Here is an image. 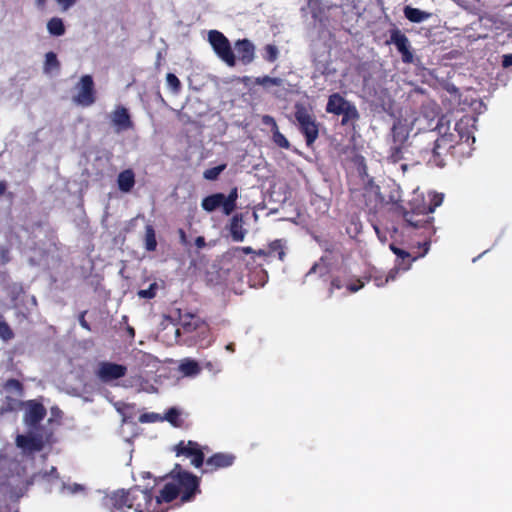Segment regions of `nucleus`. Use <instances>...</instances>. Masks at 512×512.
<instances>
[{
    "mask_svg": "<svg viewBox=\"0 0 512 512\" xmlns=\"http://www.w3.org/2000/svg\"><path fill=\"white\" fill-rule=\"evenodd\" d=\"M77 94L73 101L82 107H89L96 101V91L94 81L91 75H83L77 84Z\"/></svg>",
    "mask_w": 512,
    "mask_h": 512,
    "instance_id": "0eeeda50",
    "label": "nucleus"
},
{
    "mask_svg": "<svg viewBox=\"0 0 512 512\" xmlns=\"http://www.w3.org/2000/svg\"><path fill=\"white\" fill-rule=\"evenodd\" d=\"M235 455L231 453L218 452L205 459L202 473H213L219 469L232 466L235 462Z\"/></svg>",
    "mask_w": 512,
    "mask_h": 512,
    "instance_id": "9d476101",
    "label": "nucleus"
},
{
    "mask_svg": "<svg viewBox=\"0 0 512 512\" xmlns=\"http://www.w3.org/2000/svg\"><path fill=\"white\" fill-rule=\"evenodd\" d=\"M59 5L62 6L64 10L69 9L71 6H73L77 0H56Z\"/></svg>",
    "mask_w": 512,
    "mask_h": 512,
    "instance_id": "4d7b16f0",
    "label": "nucleus"
},
{
    "mask_svg": "<svg viewBox=\"0 0 512 512\" xmlns=\"http://www.w3.org/2000/svg\"><path fill=\"white\" fill-rule=\"evenodd\" d=\"M402 216L404 221L407 223L408 226L412 228H424L426 226H432L433 217L426 216H416L411 214V212L402 211Z\"/></svg>",
    "mask_w": 512,
    "mask_h": 512,
    "instance_id": "b1692460",
    "label": "nucleus"
},
{
    "mask_svg": "<svg viewBox=\"0 0 512 512\" xmlns=\"http://www.w3.org/2000/svg\"><path fill=\"white\" fill-rule=\"evenodd\" d=\"M130 507L135 512H157L154 495L150 489H141L139 486L130 488Z\"/></svg>",
    "mask_w": 512,
    "mask_h": 512,
    "instance_id": "20e7f679",
    "label": "nucleus"
},
{
    "mask_svg": "<svg viewBox=\"0 0 512 512\" xmlns=\"http://www.w3.org/2000/svg\"><path fill=\"white\" fill-rule=\"evenodd\" d=\"M447 91L454 97V99H457L458 102L460 101V92L457 87L454 85H448Z\"/></svg>",
    "mask_w": 512,
    "mask_h": 512,
    "instance_id": "6e6d98bb",
    "label": "nucleus"
},
{
    "mask_svg": "<svg viewBox=\"0 0 512 512\" xmlns=\"http://www.w3.org/2000/svg\"><path fill=\"white\" fill-rule=\"evenodd\" d=\"M364 287V282L357 279L356 282H347L346 289L350 293H355Z\"/></svg>",
    "mask_w": 512,
    "mask_h": 512,
    "instance_id": "3c124183",
    "label": "nucleus"
},
{
    "mask_svg": "<svg viewBox=\"0 0 512 512\" xmlns=\"http://www.w3.org/2000/svg\"><path fill=\"white\" fill-rule=\"evenodd\" d=\"M85 314H86V311H84V312H82V313L80 314V316H79V323H80V325H81L84 329H86V330H88V331H89V330H90V325H89V323H88V322L86 321V319H85Z\"/></svg>",
    "mask_w": 512,
    "mask_h": 512,
    "instance_id": "13d9d810",
    "label": "nucleus"
},
{
    "mask_svg": "<svg viewBox=\"0 0 512 512\" xmlns=\"http://www.w3.org/2000/svg\"><path fill=\"white\" fill-rule=\"evenodd\" d=\"M471 121L472 118L464 116L454 124V131L456 132L455 135L459 140V145H469L470 140H472V143L475 142V138L471 130Z\"/></svg>",
    "mask_w": 512,
    "mask_h": 512,
    "instance_id": "4468645a",
    "label": "nucleus"
},
{
    "mask_svg": "<svg viewBox=\"0 0 512 512\" xmlns=\"http://www.w3.org/2000/svg\"><path fill=\"white\" fill-rule=\"evenodd\" d=\"M0 254H1V258H2V262L3 263H7L9 262L10 258H9V250L5 247H1L0 248Z\"/></svg>",
    "mask_w": 512,
    "mask_h": 512,
    "instance_id": "bf43d9fd",
    "label": "nucleus"
},
{
    "mask_svg": "<svg viewBox=\"0 0 512 512\" xmlns=\"http://www.w3.org/2000/svg\"><path fill=\"white\" fill-rule=\"evenodd\" d=\"M388 159L392 163H397L403 159V151H402V145L396 144L394 146H391L389 150Z\"/></svg>",
    "mask_w": 512,
    "mask_h": 512,
    "instance_id": "79ce46f5",
    "label": "nucleus"
},
{
    "mask_svg": "<svg viewBox=\"0 0 512 512\" xmlns=\"http://www.w3.org/2000/svg\"><path fill=\"white\" fill-rule=\"evenodd\" d=\"M80 490H83V487L79 484H74L73 488H72V492H78Z\"/></svg>",
    "mask_w": 512,
    "mask_h": 512,
    "instance_id": "774afa93",
    "label": "nucleus"
},
{
    "mask_svg": "<svg viewBox=\"0 0 512 512\" xmlns=\"http://www.w3.org/2000/svg\"><path fill=\"white\" fill-rule=\"evenodd\" d=\"M227 165L225 163L220 164L218 166L206 169L203 173V177L209 181H215L218 179L219 175L226 169Z\"/></svg>",
    "mask_w": 512,
    "mask_h": 512,
    "instance_id": "58836bf2",
    "label": "nucleus"
},
{
    "mask_svg": "<svg viewBox=\"0 0 512 512\" xmlns=\"http://www.w3.org/2000/svg\"><path fill=\"white\" fill-rule=\"evenodd\" d=\"M443 202V197L442 195H439V194H434L432 196V198L430 199L429 201V207L431 208V211L432 213L434 212V210L440 206Z\"/></svg>",
    "mask_w": 512,
    "mask_h": 512,
    "instance_id": "603ef678",
    "label": "nucleus"
},
{
    "mask_svg": "<svg viewBox=\"0 0 512 512\" xmlns=\"http://www.w3.org/2000/svg\"><path fill=\"white\" fill-rule=\"evenodd\" d=\"M421 246L423 247V252L418 256L412 257L409 252L395 246L394 244H391L390 249L397 256V264L393 270L407 271L415 260L424 256L428 252L430 248V242L425 241Z\"/></svg>",
    "mask_w": 512,
    "mask_h": 512,
    "instance_id": "f8f14e48",
    "label": "nucleus"
},
{
    "mask_svg": "<svg viewBox=\"0 0 512 512\" xmlns=\"http://www.w3.org/2000/svg\"><path fill=\"white\" fill-rule=\"evenodd\" d=\"M237 199H238L237 187L232 188L227 196L224 195L225 215H230L235 210Z\"/></svg>",
    "mask_w": 512,
    "mask_h": 512,
    "instance_id": "2f4dec72",
    "label": "nucleus"
},
{
    "mask_svg": "<svg viewBox=\"0 0 512 512\" xmlns=\"http://www.w3.org/2000/svg\"><path fill=\"white\" fill-rule=\"evenodd\" d=\"M179 496L178 488L173 481L166 483L160 490L159 494L154 496L155 504H157V512H163L162 503H171Z\"/></svg>",
    "mask_w": 512,
    "mask_h": 512,
    "instance_id": "f3484780",
    "label": "nucleus"
},
{
    "mask_svg": "<svg viewBox=\"0 0 512 512\" xmlns=\"http://www.w3.org/2000/svg\"><path fill=\"white\" fill-rule=\"evenodd\" d=\"M47 29L49 33L54 36H61L65 33L63 21L58 17H53L48 21Z\"/></svg>",
    "mask_w": 512,
    "mask_h": 512,
    "instance_id": "473e14b6",
    "label": "nucleus"
},
{
    "mask_svg": "<svg viewBox=\"0 0 512 512\" xmlns=\"http://www.w3.org/2000/svg\"><path fill=\"white\" fill-rule=\"evenodd\" d=\"M397 274V270H390V272L385 277H375L374 282L377 286H383L391 280H394Z\"/></svg>",
    "mask_w": 512,
    "mask_h": 512,
    "instance_id": "de8ad7c7",
    "label": "nucleus"
},
{
    "mask_svg": "<svg viewBox=\"0 0 512 512\" xmlns=\"http://www.w3.org/2000/svg\"><path fill=\"white\" fill-rule=\"evenodd\" d=\"M347 278L345 275H332L329 282L327 297L331 298L334 295L335 290H340L347 285Z\"/></svg>",
    "mask_w": 512,
    "mask_h": 512,
    "instance_id": "cd10ccee",
    "label": "nucleus"
},
{
    "mask_svg": "<svg viewBox=\"0 0 512 512\" xmlns=\"http://www.w3.org/2000/svg\"><path fill=\"white\" fill-rule=\"evenodd\" d=\"M178 234H179L181 243L182 244H187L186 232L183 229H179L178 230Z\"/></svg>",
    "mask_w": 512,
    "mask_h": 512,
    "instance_id": "0e129e2a",
    "label": "nucleus"
},
{
    "mask_svg": "<svg viewBox=\"0 0 512 512\" xmlns=\"http://www.w3.org/2000/svg\"><path fill=\"white\" fill-rule=\"evenodd\" d=\"M16 445L19 448L28 450L30 452L41 451L44 447V443L41 436L32 435H18L16 437Z\"/></svg>",
    "mask_w": 512,
    "mask_h": 512,
    "instance_id": "6ab92c4d",
    "label": "nucleus"
},
{
    "mask_svg": "<svg viewBox=\"0 0 512 512\" xmlns=\"http://www.w3.org/2000/svg\"><path fill=\"white\" fill-rule=\"evenodd\" d=\"M279 50L274 44H267L263 48V58L269 63H273L278 59Z\"/></svg>",
    "mask_w": 512,
    "mask_h": 512,
    "instance_id": "4c0bfd02",
    "label": "nucleus"
},
{
    "mask_svg": "<svg viewBox=\"0 0 512 512\" xmlns=\"http://www.w3.org/2000/svg\"><path fill=\"white\" fill-rule=\"evenodd\" d=\"M118 188L121 192L128 193L135 185V173L132 169L121 171L117 177Z\"/></svg>",
    "mask_w": 512,
    "mask_h": 512,
    "instance_id": "5701e85b",
    "label": "nucleus"
},
{
    "mask_svg": "<svg viewBox=\"0 0 512 512\" xmlns=\"http://www.w3.org/2000/svg\"><path fill=\"white\" fill-rule=\"evenodd\" d=\"M502 65H503V67L512 66V54H506L503 56Z\"/></svg>",
    "mask_w": 512,
    "mask_h": 512,
    "instance_id": "052dcab7",
    "label": "nucleus"
},
{
    "mask_svg": "<svg viewBox=\"0 0 512 512\" xmlns=\"http://www.w3.org/2000/svg\"><path fill=\"white\" fill-rule=\"evenodd\" d=\"M130 488L117 489L110 493H106L102 500L101 505L108 512H128L130 507Z\"/></svg>",
    "mask_w": 512,
    "mask_h": 512,
    "instance_id": "39448f33",
    "label": "nucleus"
},
{
    "mask_svg": "<svg viewBox=\"0 0 512 512\" xmlns=\"http://www.w3.org/2000/svg\"><path fill=\"white\" fill-rule=\"evenodd\" d=\"M95 374L103 383H109L124 377L127 374V367L122 364L102 361L98 364Z\"/></svg>",
    "mask_w": 512,
    "mask_h": 512,
    "instance_id": "1a4fd4ad",
    "label": "nucleus"
},
{
    "mask_svg": "<svg viewBox=\"0 0 512 512\" xmlns=\"http://www.w3.org/2000/svg\"><path fill=\"white\" fill-rule=\"evenodd\" d=\"M180 323L184 332L192 333L198 332L201 336H206L209 333V325L198 315L192 313H185L180 316Z\"/></svg>",
    "mask_w": 512,
    "mask_h": 512,
    "instance_id": "9b49d317",
    "label": "nucleus"
},
{
    "mask_svg": "<svg viewBox=\"0 0 512 512\" xmlns=\"http://www.w3.org/2000/svg\"><path fill=\"white\" fill-rule=\"evenodd\" d=\"M6 388H14V389H21L22 385L19 380L17 379H9L5 383Z\"/></svg>",
    "mask_w": 512,
    "mask_h": 512,
    "instance_id": "5fc2aeb1",
    "label": "nucleus"
},
{
    "mask_svg": "<svg viewBox=\"0 0 512 512\" xmlns=\"http://www.w3.org/2000/svg\"><path fill=\"white\" fill-rule=\"evenodd\" d=\"M170 476L174 485L178 488L182 503L194 500L195 496L201 492L200 479L191 472L182 469L180 464H175Z\"/></svg>",
    "mask_w": 512,
    "mask_h": 512,
    "instance_id": "f257e3e1",
    "label": "nucleus"
},
{
    "mask_svg": "<svg viewBox=\"0 0 512 512\" xmlns=\"http://www.w3.org/2000/svg\"><path fill=\"white\" fill-rule=\"evenodd\" d=\"M349 104L350 102L339 93H333L328 98L326 111L334 115H340L343 109Z\"/></svg>",
    "mask_w": 512,
    "mask_h": 512,
    "instance_id": "4be33fe9",
    "label": "nucleus"
},
{
    "mask_svg": "<svg viewBox=\"0 0 512 512\" xmlns=\"http://www.w3.org/2000/svg\"><path fill=\"white\" fill-rule=\"evenodd\" d=\"M201 207L204 211L211 213L216 209L222 207L225 214V201L223 193H214L204 197L201 201Z\"/></svg>",
    "mask_w": 512,
    "mask_h": 512,
    "instance_id": "412c9836",
    "label": "nucleus"
},
{
    "mask_svg": "<svg viewBox=\"0 0 512 512\" xmlns=\"http://www.w3.org/2000/svg\"><path fill=\"white\" fill-rule=\"evenodd\" d=\"M409 209L403 208L402 211L411 212V214L421 217L430 216L432 213L429 203H426L424 198L417 195L412 198L408 203Z\"/></svg>",
    "mask_w": 512,
    "mask_h": 512,
    "instance_id": "aec40b11",
    "label": "nucleus"
},
{
    "mask_svg": "<svg viewBox=\"0 0 512 512\" xmlns=\"http://www.w3.org/2000/svg\"><path fill=\"white\" fill-rule=\"evenodd\" d=\"M237 252H243V254H253L254 250L251 247H237L235 248Z\"/></svg>",
    "mask_w": 512,
    "mask_h": 512,
    "instance_id": "680f3d73",
    "label": "nucleus"
},
{
    "mask_svg": "<svg viewBox=\"0 0 512 512\" xmlns=\"http://www.w3.org/2000/svg\"><path fill=\"white\" fill-rule=\"evenodd\" d=\"M15 337V333L11 326L7 323L4 316L0 314V339L9 342Z\"/></svg>",
    "mask_w": 512,
    "mask_h": 512,
    "instance_id": "f704fd0d",
    "label": "nucleus"
},
{
    "mask_svg": "<svg viewBox=\"0 0 512 512\" xmlns=\"http://www.w3.org/2000/svg\"><path fill=\"white\" fill-rule=\"evenodd\" d=\"M316 273L319 274L321 278L329 273V263L325 256H322L318 262L313 264V266L307 272L306 277Z\"/></svg>",
    "mask_w": 512,
    "mask_h": 512,
    "instance_id": "c85d7f7f",
    "label": "nucleus"
},
{
    "mask_svg": "<svg viewBox=\"0 0 512 512\" xmlns=\"http://www.w3.org/2000/svg\"><path fill=\"white\" fill-rule=\"evenodd\" d=\"M272 139L273 142L280 148L289 149L290 142L287 138L279 131V128L272 131Z\"/></svg>",
    "mask_w": 512,
    "mask_h": 512,
    "instance_id": "ea45409f",
    "label": "nucleus"
},
{
    "mask_svg": "<svg viewBox=\"0 0 512 512\" xmlns=\"http://www.w3.org/2000/svg\"><path fill=\"white\" fill-rule=\"evenodd\" d=\"M157 247L155 230L152 225L145 228V248L147 251H154Z\"/></svg>",
    "mask_w": 512,
    "mask_h": 512,
    "instance_id": "c9c22d12",
    "label": "nucleus"
},
{
    "mask_svg": "<svg viewBox=\"0 0 512 512\" xmlns=\"http://www.w3.org/2000/svg\"><path fill=\"white\" fill-rule=\"evenodd\" d=\"M208 41L215 54L229 67L236 65V56L228 38L218 30L208 32Z\"/></svg>",
    "mask_w": 512,
    "mask_h": 512,
    "instance_id": "7ed1b4c3",
    "label": "nucleus"
},
{
    "mask_svg": "<svg viewBox=\"0 0 512 512\" xmlns=\"http://www.w3.org/2000/svg\"><path fill=\"white\" fill-rule=\"evenodd\" d=\"M7 190V183L5 181H0V196L3 195Z\"/></svg>",
    "mask_w": 512,
    "mask_h": 512,
    "instance_id": "69168bd1",
    "label": "nucleus"
},
{
    "mask_svg": "<svg viewBox=\"0 0 512 512\" xmlns=\"http://www.w3.org/2000/svg\"><path fill=\"white\" fill-rule=\"evenodd\" d=\"M256 83L264 87L267 86H281L282 79L278 77L263 76L256 79Z\"/></svg>",
    "mask_w": 512,
    "mask_h": 512,
    "instance_id": "37998d69",
    "label": "nucleus"
},
{
    "mask_svg": "<svg viewBox=\"0 0 512 512\" xmlns=\"http://www.w3.org/2000/svg\"><path fill=\"white\" fill-rule=\"evenodd\" d=\"M435 142L438 145V148H447L449 151L453 152V150L456 148L454 145H452L449 141H447V138L444 137L442 134L435 140Z\"/></svg>",
    "mask_w": 512,
    "mask_h": 512,
    "instance_id": "8fccbe9b",
    "label": "nucleus"
},
{
    "mask_svg": "<svg viewBox=\"0 0 512 512\" xmlns=\"http://www.w3.org/2000/svg\"><path fill=\"white\" fill-rule=\"evenodd\" d=\"M449 154H453V152L449 151L447 148H438L437 143L434 141V146L431 151V157L429 158V163L433 164L436 167L442 168L446 165V156Z\"/></svg>",
    "mask_w": 512,
    "mask_h": 512,
    "instance_id": "393cba45",
    "label": "nucleus"
},
{
    "mask_svg": "<svg viewBox=\"0 0 512 512\" xmlns=\"http://www.w3.org/2000/svg\"><path fill=\"white\" fill-rule=\"evenodd\" d=\"M340 115H342L341 125L343 126L348 125L350 122H355L359 119V112L356 106L351 102L343 109V112H341Z\"/></svg>",
    "mask_w": 512,
    "mask_h": 512,
    "instance_id": "bb28decb",
    "label": "nucleus"
},
{
    "mask_svg": "<svg viewBox=\"0 0 512 512\" xmlns=\"http://www.w3.org/2000/svg\"><path fill=\"white\" fill-rule=\"evenodd\" d=\"M179 369L185 376H194L200 372V366L198 362L192 359H184L181 362Z\"/></svg>",
    "mask_w": 512,
    "mask_h": 512,
    "instance_id": "c756f323",
    "label": "nucleus"
},
{
    "mask_svg": "<svg viewBox=\"0 0 512 512\" xmlns=\"http://www.w3.org/2000/svg\"><path fill=\"white\" fill-rule=\"evenodd\" d=\"M111 121L118 132L133 128L128 109L121 105L117 106L112 112Z\"/></svg>",
    "mask_w": 512,
    "mask_h": 512,
    "instance_id": "2eb2a0df",
    "label": "nucleus"
},
{
    "mask_svg": "<svg viewBox=\"0 0 512 512\" xmlns=\"http://www.w3.org/2000/svg\"><path fill=\"white\" fill-rule=\"evenodd\" d=\"M262 122L265 125L270 126L271 127V131H274V130L278 129V125H277L275 119L272 116H270V115H264L262 117Z\"/></svg>",
    "mask_w": 512,
    "mask_h": 512,
    "instance_id": "864d4df0",
    "label": "nucleus"
},
{
    "mask_svg": "<svg viewBox=\"0 0 512 512\" xmlns=\"http://www.w3.org/2000/svg\"><path fill=\"white\" fill-rule=\"evenodd\" d=\"M60 69V62L57 58L56 53L50 51L46 53L45 55V62L43 66V70L45 73H51L53 70H59Z\"/></svg>",
    "mask_w": 512,
    "mask_h": 512,
    "instance_id": "7c9ffc66",
    "label": "nucleus"
},
{
    "mask_svg": "<svg viewBox=\"0 0 512 512\" xmlns=\"http://www.w3.org/2000/svg\"><path fill=\"white\" fill-rule=\"evenodd\" d=\"M269 255L277 253L279 260H284L285 252L281 240H274L269 244L268 248Z\"/></svg>",
    "mask_w": 512,
    "mask_h": 512,
    "instance_id": "a19ab883",
    "label": "nucleus"
},
{
    "mask_svg": "<svg viewBox=\"0 0 512 512\" xmlns=\"http://www.w3.org/2000/svg\"><path fill=\"white\" fill-rule=\"evenodd\" d=\"M294 116L298 122L300 132L305 137L307 146H312L319 136V125L315 116L301 103L295 104Z\"/></svg>",
    "mask_w": 512,
    "mask_h": 512,
    "instance_id": "f03ea898",
    "label": "nucleus"
},
{
    "mask_svg": "<svg viewBox=\"0 0 512 512\" xmlns=\"http://www.w3.org/2000/svg\"><path fill=\"white\" fill-rule=\"evenodd\" d=\"M235 50L239 61L244 65L250 64L255 58V46L246 38L235 42Z\"/></svg>",
    "mask_w": 512,
    "mask_h": 512,
    "instance_id": "dca6fc26",
    "label": "nucleus"
},
{
    "mask_svg": "<svg viewBox=\"0 0 512 512\" xmlns=\"http://www.w3.org/2000/svg\"><path fill=\"white\" fill-rule=\"evenodd\" d=\"M228 230L233 241L241 242L244 240L247 230L244 228V218L242 213H237L232 216Z\"/></svg>",
    "mask_w": 512,
    "mask_h": 512,
    "instance_id": "a211bd4d",
    "label": "nucleus"
},
{
    "mask_svg": "<svg viewBox=\"0 0 512 512\" xmlns=\"http://www.w3.org/2000/svg\"><path fill=\"white\" fill-rule=\"evenodd\" d=\"M168 86L174 91L178 92L181 89V82L178 77L173 73H168L166 76Z\"/></svg>",
    "mask_w": 512,
    "mask_h": 512,
    "instance_id": "49530a36",
    "label": "nucleus"
},
{
    "mask_svg": "<svg viewBox=\"0 0 512 512\" xmlns=\"http://www.w3.org/2000/svg\"><path fill=\"white\" fill-rule=\"evenodd\" d=\"M164 420L174 427H181L183 424V420L180 418V411L175 407H171L166 411L164 417H162V421Z\"/></svg>",
    "mask_w": 512,
    "mask_h": 512,
    "instance_id": "72a5a7b5",
    "label": "nucleus"
},
{
    "mask_svg": "<svg viewBox=\"0 0 512 512\" xmlns=\"http://www.w3.org/2000/svg\"><path fill=\"white\" fill-rule=\"evenodd\" d=\"M404 15L410 22L413 23H421L430 17L429 13L411 6H405Z\"/></svg>",
    "mask_w": 512,
    "mask_h": 512,
    "instance_id": "a878e982",
    "label": "nucleus"
},
{
    "mask_svg": "<svg viewBox=\"0 0 512 512\" xmlns=\"http://www.w3.org/2000/svg\"><path fill=\"white\" fill-rule=\"evenodd\" d=\"M195 245L197 246V248H203V247H205V245H206L205 238H204V237H202V236H198V237L195 239Z\"/></svg>",
    "mask_w": 512,
    "mask_h": 512,
    "instance_id": "e2e57ef3",
    "label": "nucleus"
},
{
    "mask_svg": "<svg viewBox=\"0 0 512 512\" xmlns=\"http://www.w3.org/2000/svg\"><path fill=\"white\" fill-rule=\"evenodd\" d=\"M174 451L177 456H185L191 458V464L195 468L203 467L205 454L203 448L196 441H180L175 445Z\"/></svg>",
    "mask_w": 512,
    "mask_h": 512,
    "instance_id": "423d86ee",
    "label": "nucleus"
},
{
    "mask_svg": "<svg viewBox=\"0 0 512 512\" xmlns=\"http://www.w3.org/2000/svg\"><path fill=\"white\" fill-rule=\"evenodd\" d=\"M442 120L443 119H440L439 123L437 124L439 134H442L444 137H446L447 141H449L455 147L459 146V140L455 135L456 132L454 130L449 131V126L445 129Z\"/></svg>",
    "mask_w": 512,
    "mask_h": 512,
    "instance_id": "e433bc0d",
    "label": "nucleus"
},
{
    "mask_svg": "<svg viewBox=\"0 0 512 512\" xmlns=\"http://www.w3.org/2000/svg\"><path fill=\"white\" fill-rule=\"evenodd\" d=\"M158 285L156 282L150 284L147 289H141L138 291V296L143 299H153L156 297Z\"/></svg>",
    "mask_w": 512,
    "mask_h": 512,
    "instance_id": "c03bdc74",
    "label": "nucleus"
},
{
    "mask_svg": "<svg viewBox=\"0 0 512 512\" xmlns=\"http://www.w3.org/2000/svg\"><path fill=\"white\" fill-rule=\"evenodd\" d=\"M386 44H394L396 46L397 51L401 54L403 63H413L414 55L411 50L410 41L398 28L390 30V38L386 41Z\"/></svg>",
    "mask_w": 512,
    "mask_h": 512,
    "instance_id": "6e6552de",
    "label": "nucleus"
},
{
    "mask_svg": "<svg viewBox=\"0 0 512 512\" xmlns=\"http://www.w3.org/2000/svg\"><path fill=\"white\" fill-rule=\"evenodd\" d=\"M392 137L395 145H402L406 140V135H404L402 129L398 128L396 125L392 128Z\"/></svg>",
    "mask_w": 512,
    "mask_h": 512,
    "instance_id": "09e8293b",
    "label": "nucleus"
},
{
    "mask_svg": "<svg viewBox=\"0 0 512 512\" xmlns=\"http://www.w3.org/2000/svg\"><path fill=\"white\" fill-rule=\"evenodd\" d=\"M253 254H256V255H258V256H269L268 251H265V250H262V249H260V250H258V251H255V250H254V253H253Z\"/></svg>",
    "mask_w": 512,
    "mask_h": 512,
    "instance_id": "338daca9",
    "label": "nucleus"
},
{
    "mask_svg": "<svg viewBox=\"0 0 512 512\" xmlns=\"http://www.w3.org/2000/svg\"><path fill=\"white\" fill-rule=\"evenodd\" d=\"M158 421H162V417L154 412L143 413L139 416L140 423H154Z\"/></svg>",
    "mask_w": 512,
    "mask_h": 512,
    "instance_id": "a18cd8bd",
    "label": "nucleus"
},
{
    "mask_svg": "<svg viewBox=\"0 0 512 512\" xmlns=\"http://www.w3.org/2000/svg\"><path fill=\"white\" fill-rule=\"evenodd\" d=\"M47 414L46 408L42 403L29 401L25 413V422L28 426L36 428Z\"/></svg>",
    "mask_w": 512,
    "mask_h": 512,
    "instance_id": "ddd939ff",
    "label": "nucleus"
}]
</instances>
